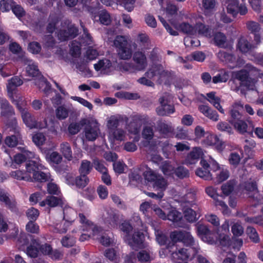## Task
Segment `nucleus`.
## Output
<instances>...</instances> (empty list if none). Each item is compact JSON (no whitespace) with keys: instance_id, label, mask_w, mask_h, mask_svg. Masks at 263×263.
<instances>
[{"instance_id":"obj_34","label":"nucleus","mask_w":263,"mask_h":263,"mask_svg":"<svg viewBox=\"0 0 263 263\" xmlns=\"http://www.w3.org/2000/svg\"><path fill=\"white\" fill-rule=\"evenodd\" d=\"M206 100L212 104L220 113L224 114V110L220 105L221 99L219 97L216 96V93L214 91L206 93Z\"/></svg>"},{"instance_id":"obj_42","label":"nucleus","mask_w":263,"mask_h":263,"mask_svg":"<svg viewBox=\"0 0 263 263\" xmlns=\"http://www.w3.org/2000/svg\"><path fill=\"white\" fill-rule=\"evenodd\" d=\"M182 218L181 213L174 208H172L167 215V219L172 221L179 227H182V225L179 223Z\"/></svg>"},{"instance_id":"obj_13","label":"nucleus","mask_w":263,"mask_h":263,"mask_svg":"<svg viewBox=\"0 0 263 263\" xmlns=\"http://www.w3.org/2000/svg\"><path fill=\"white\" fill-rule=\"evenodd\" d=\"M217 57L221 62L227 64L231 68L240 67L243 64L242 60L236 59L232 54L224 51H220L217 53Z\"/></svg>"},{"instance_id":"obj_38","label":"nucleus","mask_w":263,"mask_h":263,"mask_svg":"<svg viewBox=\"0 0 263 263\" xmlns=\"http://www.w3.org/2000/svg\"><path fill=\"white\" fill-rule=\"evenodd\" d=\"M2 116L8 118L14 115V110L9 104L8 102L5 99H0Z\"/></svg>"},{"instance_id":"obj_36","label":"nucleus","mask_w":263,"mask_h":263,"mask_svg":"<svg viewBox=\"0 0 263 263\" xmlns=\"http://www.w3.org/2000/svg\"><path fill=\"white\" fill-rule=\"evenodd\" d=\"M9 98L12 102L16 106L21 113H22L23 110H28L26 107L27 102L21 95L16 93L13 95L12 97H9Z\"/></svg>"},{"instance_id":"obj_50","label":"nucleus","mask_w":263,"mask_h":263,"mask_svg":"<svg viewBox=\"0 0 263 263\" xmlns=\"http://www.w3.org/2000/svg\"><path fill=\"white\" fill-rule=\"evenodd\" d=\"M184 217L185 219L190 222L196 221L200 217V214L191 208H187L184 210Z\"/></svg>"},{"instance_id":"obj_4","label":"nucleus","mask_w":263,"mask_h":263,"mask_svg":"<svg viewBox=\"0 0 263 263\" xmlns=\"http://www.w3.org/2000/svg\"><path fill=\"white\" fill-rule=\"evenodd\" d=\"M82 126H84L83 132V141H94L101 134L100 124L98 120L93 117H89L82 119L80 121Z\"/></svg>"},{"instance_id":"obj_23","label":"nucleus","mask_w":263,"mask_h":263,"mask_svg":"<svg viewBox=\"0 0 263 263\" xmlns=\"http://www.w3.org/2000/svg\"><path fill=\"white\" fill-rule=\"evenodd\" d=\"M23 83V80L18 76L11 78L8 81L7 85V92L9 97H12L16 93V88Z\"/></svg>"},{"instance_id":"obj_59","label":"nucleus","mask_w":263,"mask_h":263,"mask_svg":"<svg viewBox=\"0 0 263 263\" xmlns=\"http://www.w3.org/2000/svg\"><path fill=\"white\" fill-rule=\"evenodd\" d=\"M70 53L74 57H77L80 55L81 44L79 42L76 41L72 42L70 45Z\"/></svg>"},{"instance_id":"obj_11","label":"nucleus","mask_w":263,"mask_h":263,"mask_svg":"<svg viewBox=\"0 0 263 263\" xmlns=\"http://www.w3.org/2000/svg\"><path fill=\"white\" fill-rule=\"evenodd\" d=\"M205 192L210 197L214 199L215 205L221 208L220 210L223 215H229L230 214L231 211L226 203L224 201L218 199L219 195L217 193V189L212 186H209L205 189Z\"/></svg>"},{"instance_id":"obj_61","label":"nucleus","mask_w":263,"mask_h":263,"mask_svg":"<svg viewBox=\"0 0 263 263\" xmlns=\"http://www.w3.org/2000/svg\"><path fill=\"white\" fill-rule=\"evenodd\" d=\"M98 16L100 23L105 25H108L111 22L110 17L108 13L102 10L98 13Z\"/></svg>"},{"instance_id":"obj_27","label":"nucleus","mask_w":263,"mask_h":263,"mask_svg":"<svg viewBox=\"0 0 263 263\" xmlns=\"http://www.w3.org/2000/svg\"><path fill=\"white\" fill-rule=\"evenodd\" d=\"M67 29V31L64 28L58 32V36L60 40L64 41L69 37H74L77 35L78 30L73 25H68Z\"/></svg>"},{"instance_id":"obj_3","label":"nucleus","mask_w":263,"mask_h":263,"mask_svg":"<svg viewBox=\"0 0 263 263\" xmlns=\"http://www.w3.org/2000/svg\"><path fill=\"white\" fill-rule=\"evenodd\" d=\"M150 58L153 63L161 61V57L153 50L150 55ZM145 75L149 79H156L159 83L163 81L166 82L174 76V73L171 70L164 69L163 66L161 64L156 65L154 63L153 65L145 73Z\"/></svg>"},{"instance_id":"obj_32","label":"nucleus","mask_w":263,"mask_h":263,"mask_svg":"<svg viewBox=\"0 0 263 263\" xmlns=\"http://www.w3.org/2000/svg\"><path fill=\"white\" fill-rule=\"evenodd\" d=\"M243 187L244 193H246L249 197L258 200L259 194L255 182L252 181L246 182Z\"/></svg>"},{"instance_id":"obj_29","label":"nucleus","mask_w":263,"mask_h":263,"mask_svg":"<svg viewBox=\"0 0 263 263\" xmlns=\"http://www.w3.org/2000/svg\"><path fill=\"white\" fill-rule=\"evenodd\" d=\"M64 204L65 200L63 197H57L52 196H48L45 200L40 202V205L41 206H44L47 205L51 208L55 207L59 205L63 206Z\"/></svg>"},{"instance_id":"obj_60","label":"nucleus","mask_w":263,"mask_h":263,"mask_svg":"<svg viewBox=\"0 0 263 263\" xmlns=\"http://www.w3.org/2000/svg\"><path fill=\"white\" fill-rule=\"evenodd\" d=\"M216 181L220 183L227 180L229 176V171L226 168L222 167L215 174Z\"/></svg>"},{"instance_id":"obj_7","label":"nucleus","mask_w":263,"mask_h":263,"mask_svg":"<svg viewBox=\"0 0 263 263\" xmlns=\"http://www.w3.org/2000/svg\"><path fill=\"white\" fill-rule=\"evenodd\" d=\"M145 180L153 183V187L155 191H165L167 186L166 180L149 167H147L143 172Z\"/></svg>"},{"instance_id":"obj_40","label":"nucleus","mask_w":263,"mask_h":263,"mask_svg":"<svg viewBox=\"0 0 263 263\" xmlns=\"http://www.w3.org/2000/svg\"><path fill=\"white\" fill-rule=\"evenodd\" d=\"M247 29L254 34V40L257 43L260 42V36L258 34L260 30L259 24L254 21H249L246 24Z\"/></svg>"},{"instance_id":"obj_46","label":"nucleus","mask_w":263,"mask_h":263,"mask_svg":"<svg viewBox=\"0 0 263 263\" xmlns=\"http://www.w3.org/2000/svg\"><path fill=\"white\" fill-rule=\"evenodd\" d=\"M38 80H36L35 84L37 85L40 89L44 91L46 94H48L51 91V87L47 80L40 76L38 77Z\"/></svg>"},{"instance_id":"obj_35","label":"nucleus","mask_w":263,"mask_h":263,"mask_svg":"<svg viewBox=\"0 0 263 263\" xmlns=\"http://www.w3.org/2000/svg\"><path fill=\"white\" fill-rule=\"evenodd\" d=\"M243 108V105L239 101L233 103L230 108V120H236L241 119V115L239 111Z\"/></svg>"},{"instance_id":"obj_20","label":"nucleus","mask_w":263,"mask_h":263,"mask_svg":"<svg viewBox=\"0 0 263 263\" xmlns=\"http://www.w3.org/2000/svg\"><path fill=\"white\" fill-rule=\"evenodd\" d=\"M106 39L107 42L109 43H112L113 45L115 47L120 49L124 46L127 44V39L125 36L119 35L117 36L115 39H114V35H115L114 31H108L107 32Z\"/></svg>"},{"instance_id":"obj_63","label":"nucleus","mask_w":263,"mask_h":263,"mask_svg":"<svg viewBox=\"0 0 263 263\" xmlns=\"http://www.w3.org/2000/svg\"><path fill=\"white\" fill-rule=\"evenodd\" d=\"M118 54L121 59L127 60L131 58L132 51L130 48L124 46L120 49Z\"/></svg>"},{"instance_id":"obj_10","label":"nucleus","mask_w":263,"mask_h":263,"mask_svg":"<svg viewBox=\"0 0 263 263\" xmlns=\"http://www.w3.org/2000/svg\"><path fill=\"white\" fill-rule=\"evenodd\" d=\"M198 253L189 248H182L173 251L172 253V259L175 263L180 262V260L191 259Z\"/></svg>"},{"instance_id":"obj_31","label":"nucleus","mask_w":263,"mask_h":263,"mask_svg":"<svg viewBox=\"0 0 263 263\" xmlns=\"http://www.w3.org/2000/svg\"><path fill=\"white\" fill-rule=\"evenodd\" d=\"M42 152L45 154V159L50 164H58L62 160V156L57 152H49L46 148L41 149Z\"/></svg>"},{"instance_id":"obj_41","label":"nucleus","mask_w":263,"mask_h":263,"mask_svg":"<svg viewBox=\"0 0 263 263\" xmlns=\"http://www.w3.org/2000/svg\"><path fill=\"white\" fill-rule=\"evenodd\" d=\"M59 150L63 156L67 160L72 159V152L70 144L67 142H62L59 147Z\"/></svg>"},{"instance_id":"obj_39","label":"nucleus","mask_w":263,"mask_h":263,"mask_svg":"<svg viewBox=\"0 0 263 263\" xmlns=\"http://www.w3.org/2000/svg\"><path fill=\"white\" fill-rule=\"evenodd\" d=\"M2 116L8 118L14 115V110L9 104L8 102L5 99H0Z\"/></svg>"},{"instance_id":"obj_9","label":"nucleus","mask_w":263,"mask_h":263,"mask_svg":"<svg viewBox=\"0 0 263 263\" xmlns=\"http://www.w3.org/2000/svg\"><path fill=\"white\" fill-rule=\"evenodd\" d=\"M232 78L231 88L236 92L239 91L242 84L249 78L248 72L246 70L233 71Z\"/></svg>"},{"instance_id":"obj_48","label":"nucleus","mask_w":263,"mask_h":263,"mask_svg":"<svg viewBox=\"0 0 263 263\" xmlns=\"http://www.w3.org/2000/svg\"><path fill=\"white\" fill-rule=\"evenodd\" d=\"M156 112L159 116H168L175 112V108L173 104L167 105H162V106H159L157 107Z\"/></svg>"},{"instance_id":"obj_55","label":"nucleus","mask_w":263,"mask_h":263,"mask_svg":"<svg viewBox=\"0 0 263 263\" xmlns=\"http://www.w3.org/2000/svg\"><path fill=\"white\" fill-rule=\"evenodd\" d=\"M157 148L158 147L156 146H153L150 145L148 150V154L149 155L150 159L152 162L159 164L162 160V158L159 155L156 153V152L157 151Z\"/></svg>"},{"instance_id":"obj_6","label":"nucleus","mask_w":263,"mask_h":263,"mask_svg":"<svg viewBox=\"0 0 263 263\" xmlns=\"http://www.w3.org/2000/svg\"><path fill=\"white\" fill-rule=\"evenodd\" d=\"M121 231L126 234L125 240L132 247L133 249L137 250L138 248L145 247L143 244L144 235L140 232H135L130 237L129 235V232L132 230L133 227L127 221H124L120 226Z\"/></svg>"},{"instance_id":"obj_44","label":"nucleus","mask_w":263,"mask_h":263,"mask_svg":"<svg viewBox=\"0 0 263 263\" xmlns=\"http://www.w3.org/2000/svg\"><path fill=\"white\" fill-rule=\"evenodd\" d=\"M217 3L215 0H202V5L204 13L209 15L215 10Z\"/></svg>"},{"instance_id":"obj_25","label":"nucleus","mask_w":263,"mask_h":263,"mask_svg":"<svg viewBox=\"0 0 263 263\" xmlns=\"http://www.w3.org/2000/svg\"><path fill=\"white\" fill-rule=\"evenodd\" d=\"M108 133V140L111 144H114L116 141H122L125 139L126 132L121 128H116Z\"/></svg>"},{"instance_id":"obj_17","label":"nucleus","mask_w":263,"mask_h":263,"mask_svg":"<svg viewBox=\"0 0 263 263\" xmlns=\"http://www.w3.org/2000/svg\"><path fill=\"white\" fill-rule=\"evenodd\" d=\"M146 120H147V116H137L135 117L133 121L127 126V130L131 134H138L140 132L143 121Z\"/></svg>"},{"instance_id":"obj_21","label":"nucleus","mask_w":263,"mask_h":263,"mask_svg":"<svg viewBox=\"0 0 263 263\" xmlns=\"http://www.w3.org/2000/svg\"><path fill=\"white\" fill-rule=\"evenodd\" d=\"M200 163L202 168H198L197 169L196 171V175L206 180H212L213 179V176L209 171V163L206 160L201 159Z\"/></svg>"},{"instance_id":"obj_45","label":"nucleus","mask_w":263,"mask_h":263,"mask_svg":"<svg viewBox=\"0 0 263 263\" xmlns=\"http://www.w3.org/2000/svg\"><path fill=\"white\" fill-rule=\"evenodd\" d=\"M229 122L234 126L235 129L240 134L247 132L248 125L243 120H230Z\"/></svg>"},{"instance_id":"obj_14","label":"nucleus","mask_w":263,"mask_h":263,"mask_svg":"<svg viewBox=\"0 0 263 263\" xmlns=\"http://www.w3.org/2000/svg\"><path fill=\"white\" fill-rule=\"evenodd\" d=\"M21 114L24 123L29 128L42 129L47 127V122L45 120L43 123L37 122L28 110H23L22 113Z\"/></svg>"},{"instance_id":"obj_56","label":"nucleus","mask_w":263,"mask_h":263,"mask_svg":"<svg viewBox=\"0 0 263 263\" xmlns=\"http://www.w3.org/2000/svg\"><path fill=\"white\" fill-rule=\"evenodd\" d=\"M151 225L154 230L156 239L158 243L160 245H165L167 239L166 236L163 234L162 231H160L158 228L155 227L153 222H152Z\"/></svg>"},{"instance_id":"obj_19","label":"nucleus","mask_w":263,"mask_h":263,"mask_svg":"<svg viewBox=\"0 0 263 263\" xmlns=\"http://www.w3.org/2000/svg\"><path fill=\"white\" fill-rule=\"evenodd\" d=\"M21 60L22 63L27 65L26 68V72L28 76L32 77H39L40 76L38 67L34 62L25 56H23L21 58Z\"/></svg>"},{"instance_id":"obj_16","label":"nucleus","mask_w":263,"mask_h":263,"mask_svg":"<svg viewBox=\"0 0 263 263\" xmlns=\"http://www.w3.org/2000/svg\"><path fill=\"white\" fill-rule=\"evenodd\" d=\"M66 181L69 185H75L79 188H83L88 184L89 179L86 175L83 174H80V176L76 177L69 175L66 176Z\"/></svg>"},{"instance_id":"obj_57","label":"nucleus","mask_w":263,"mask_h":263,"mask_svg":"<svg viewBox=\"0 0 263 263\" xmlns=\"http://www.w3.org/2000/svg\"><path fill=\"white\" fill-rule=\"evenodd\" d=\"M154 136V130L152 127L146 126L142 132V137L149 143Z\"/></svg>"},{"instance_id":"obj_47","label":"nucleus","mask_w":263,"mask_h":263,"mask_svg":"<svg viewBox=\"0 0 263 263\" xmlns=\"http://www.w3.org/2000/svg\"><path fill=\"white\" fill-rule=\"evenodd\" d=\"M93 239L98 240L101 244L104 246H108L111 242V239L104 234L103 230L101 228H99V232L96 231V235L92 236Z\"/></svg>"},{"instance_id":"obj_2","label":"nucleus","mask_w":263,"mask_h":263,"mask_svg":"<svg viewBox=\"0 0 263 263\" xmlns=\"http://www.w3.org/2000/svg\"><path fill=\"white\" fill-rule=\"evenodd\" d=\"M23 153L26 159H35V160H30L26 163V170H16L10 173V176L18 180H24L28 182L33 181L45 182L50 179V173L43 172L46 167L41 163L39 157L33 152L24 149Z\"/></svg>"},{"instance_id":"obj_54","label":"nucleus","mask_w":263,"mask_h":263,"mask_svg":"<svg viewBox=\"0 0 263 263\" xmlns=\"http://www.w3.org/2000/svg\"><path fill=\"white\" fill-rule=\"evenodd\" d=\"M93 165L90 161L87 160L82 161L81 165L79 169L80 174L87 175L92 169Z\"/></svg>"},{"instance_id":"obj_8","label":"nucleus","mask_w":263,"mask_h":263,"mask_svg":"<svg viewBox=\"0 0 263 263\" xmlns=\"http://www.w3.org/2000/svg\"><path fill=\"white\" fill-rule=\"evenodd\" d=\"M77 213L74 209L65 205L63 208V219L65 222L63 224H56L55 230L60 233H65L67 230V226L71 224L77 217Z\"/></svg>"},{"instance_id":"obj_37","label":"nucleus","mask_w":263,"mask_h":263,"mask_svg":"<svg viewBox=\"0 0 263 263\" xmlns=\"http://www.w3.org/2000/svg\"><path fill=\"white\" fill-rule=\"evenodd\" d=\"M0 202H3L11 211H15V202L11 201L9 198L8 194L5 190L1 189H0Z\"/></svg>"},{"instance_id":"obj_22","label":"nucleus","mask_w":263,"mask_h":263,"mask_svg":"<svg viewBox=\"0 0 263 263\" xmlns=\"http://www.w3.org/2000/svg\"><path fill=\"white\" fill-rule=\"evenodd\" d=\"M80 222L82 224L83 231H89V230L92 232V236L96 235V231L99 232V227L90 221L83 213L79 214Z\"/></svg>"},{"instance_id":"obj_43","label":"nucleus","mask_w":263,"mask_h":263,"mask_svg":"<svg viewBox=\"0 0 263 263\" xmlns=\"http://www.w3.org/2000/svg\"><path fill=\"white\" fill-rule=\"evenodd\" d=\"M121 119V116L119 115H112L108 117L106 119V126L108 132L117 128Z\"/></svg>"},{"instance_id":"obj_64","label":"nucleus","mask_w":263,"mask_h":263,"mask_svg":"<svg viewBox=\"0 0 263 263\" xmlns=\"http://www.w3.org/2000/svg\"><path fill=\"white\" fill-rule=\"evenodd\" d=\"M46 140L45 135L41 133H37L32 136V141L38 147H41L43 145Z\"/></svg>"},{"instance_id":"obj_52","label":"nucleus","mask_w":263,"mask_h":263,"mask_svg":"<svg viewBox=\"0 0 263 263\" xmlns=\"http://www.w3.org/2000/svg\"><path fill=\"white\" fill-rule=\"evenodd\" d=\"M39 245L36 241H32L30 245L27 248L26 251L27 255L33 258L37 257L39 253Z\"/></svg>"},{"instance_id":"obj_62","label":"nucleus","mask_w":263,"mask_h":263,"mask_svg":"<svg viewBox=\"0 0 263 263\" xmlns=\"http://www.w3.org/2000/svg\"><path fill=\"white\" fill-rule=\"evenodd\" d=\"M229 73L228 71L222 72L213 78V82L215 84L226 82L229 78Z\"/></svg>"},{"instance_id":"obj_26","label":"nucleus","mask_w":263,"mask_h":263,"mask_svg":"<svg viewBox=\"0 0 263 263\" xmlns=\"http://www.w3.org/2000/svg\"><path fill=\"white\" fill-rule=\"evenodd\" d=\"M183 237L182 242L185 244L188 248L198 252L200 248L198 242L194 239L190 232L183 231Z\"/></svg>"},{"instance_id":"obj_15","label":"nucleus","mask_w":263,"mask_h":263,"mask_svg":"<svg viewBox=\"0 0 263 263\" xmlns=\"http://www.w3.org/2000/svg\"><path fill=\"white\" fill-rule=\"evenodd\" d=\"M226 4L228 13L233 16L238 13L241 15H245L248 12L246 6L242 4L239 5L237 0H228Z\"/></svg>"},{"instance_id":"obj_33","label":"nucleus","mask_w":263,"mask_h":263,"mask_svg":"<svg viewBox=\"0 0 263 263\" xmlns=\"http://www.w3.org/2000/svg\"><path fill=\"white\" fill-rule=\"evenodd\" d=\"M199 109L204 116L210 120L215 122L219 120V115L217 112L213 110L209 106L201 105L199 106Z\"/></svg>"},{"instance_id":"obj_18","label":"nucleus","mask_w":263,"mask_h":263,"mask_svg":"<svg viewBox=\"0 0 263 263\" xmlns=\"http://www.w3.org/2000/svg\"><path fill=\"white\" fill-rule=\"evenodd\" d=\"M93 67L97 71L103 74H109L112 70V63L107 59L99 60Z\"/></svg>"},{"instance_id":"obj_30","label":"nucleus","mask_w":263,"mask_h":263,"mask_svg":"<svg viewBox=\"0 0 263 263\" xmlns=\"http://www.w3.org/2000/svg\"><path fill=\"white\" fill-rule=\"evenodd\" d=\"M107 216L104 215V223L109 228H117L119 221V216L114 212H107Z\"/></svg>"},{"instance_id":"obj_24","label":"nucleus","mask_w":263,"mask_h":263,"mask_svg":"<svg viewBox=\"0 0 263 263\" xmlns=\"http://www.w3.org/2000/svg\"><path fill=\"white\" fill-rule=\"evenodd\" d=\"M203 155V152L201 148L194 147L186 156L184 163L186 165L194 164Z\"/></svg>"},{"instance_id":"obj_53","label":"nucleus","mask_w":263,"mask_h":263,"mask_svg":"<svg viewBox=\"0 0 263 263\" xmlns=\"http://www.w3.org/2000/svg\"><path fill=\"white\" fill-rule=\"evenodd\" d=\"M214 43L217 46L221 48H226L227 46V37L221 32H217L214 36Z\"/></svg>"},{"instance_id":"obj_12","label":"nucleus","mask_w":263,"mask_h":263,"mask_svg":"<svg viewBox=\"0 0 263 263\" xmlns=\"http://www.w3.org/2000/svg\"><path fill=\"white\" fill-rule=\"evenodd\" d=\"M196 229L198 236L203 241L210 245L216 243V237L214 236L213 232L206 226L198 224Z\"/></svg>"},{"instance_id":"obj_49","label":"nucleus","mask_w":263,"mask_h":263,"mask_svg":"<svg viewBox=\"0 0 263 263\" xmlns=\"http://www.w3.org/2000/svg\"><path fill=\"white\" fill-rule=\"evenodd\" d=\"M252 47V45L245 37H241L239 39L237 44V48L241 52H249L251 51Z\"/></svg>"},{"instance_id":"obj_28","label":"nucleus","mask_w":263,"mask_h":263,"mask_svg":"<svg viewBox=\"0 0 263 263\" xmlns=\"http://www.w3.org/2000/svg\"><path fill=\"white\" fill-rule=\"evenodd\" d=\"M157 129L164 137H167L174 133V128L171 122L159 121L157 123Z\"/></svg>"},{"instance_id":"obj_1","label":"nucleus","mask_w":263,"mask_h":263,"mask_svg":"<svg viewBox=\"0 0 263 263\" xmlns=\"http://www.w3.org/2000/svg\"><path fill=\"white\" fill-rule=\"evenodd\" d=\"M163 11L165 18L176 29H173L162 16L159 15L160 22L170 34L174 36L178 35V33L177 30H180L184 33L191 35L198 34L207 37H212V30L202 22L203 21L202 16H199L196 18L191 20L190 23L183 22L178 24L175 19L177 11L176 6L168 4L167 5L165 10H163Z\"/></svg>"},{"instance_id":"obj_58","label":"nucleus","mask_w":263,"mask_h":263,"mask_svg":"<svg viewBox=\"0 0 263 263\" xmlns=\"http://www.w3.org/2000/svg\"><path fill=\"white\" fill-rule=\"evenodd\" d=\"M105 257L115 263H119L120 257L118 253L113 249H107L104 254Z\"/></svg>"},{"instance_id":"obj_5","label":"nucleus","mask_w":263,"mask_h":263,"mask_svg":"<svg viewBox=\"0 0 263 263\" xmlns=\"http://www.w3.org/2000/svg\"><path fill=\"white\" fill-rule=\"evenodd\" d=\"M133 63H125L122 64L121 68L125 71L134 72L144 71L148 65L146 56L144 52L137 51L134 53Z\"/></svg>"},{"instance_id":"obj_51","label":"nucleus","mask_w":263,"mask_h":263,"mask_svg":"<svg viewBox=\"0 0 263 263\" xmlns=\"http://www.w3.org/2000/svg\"><path fill=\"white\" fill-rule=\"evenodd\" d=\"M160 167L166 176H171L174 174L175 171L174 165L168 161L163 162Z\"/></svg>"}]
</instances>
